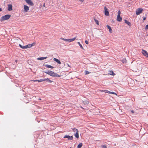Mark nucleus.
<instances>
[{
  "mask_svg": "<svg viewBox=\"0 0 148 148\" xmlns=\"http://www.w3.org/2000/svg\"><path fill=\"white\" fill-rule=\"evenodd\" d=\"M76 38V37L73 38L71 39H65L64 38H61L60 39L66 42H71L74 41Z\"/></svg>",
  "mask_w": 148,
  "mask_h": 148,
  "instance_id": "nucleus-3",
  "label": "nucleus"
},
{
  "mask_svg": "<svg viewBox=\"0 0 148 148\" xmlns=\"http://www.w3.org/2000/svg\"><path fill=\"white\" fill-rule=\"evenodd\" d=\"M121 61L123 63H125L127 62V60L126 59H123L121 60Z\"/></svg>",
  "mask_w": 148,
  "mask_h": 148,
  "instance_id": "nucleus-24",
  "label": "nucleus"
},
{
  "mask_svg": "<svg viewBox=\"0 0 148 148\" xmlns=\"http://www.w3.org/2000/svg\"><path fill=\"white\" fill-rule=\"evenodd\" d=\"M25 1L28 4L31 6H33L34 5V3L31 0H25Z\"/></svg>",
  "mask_w": 148,
  "mask_h": 148,
  "instance_id": "nucleus-8",
  "label": "nucleus"
},
{
  "mask_svg": "<svg viewBox=\"0 0 148 148\" xmlns=\"http://www.w3.org/2000/svg\"><path fill=\"white\" fill-rule=\"evenodd\" d=\"M121 12L119 10L118 12V14L117 17V20L119 22L121 21L122 20V18L120 16Z\"/></svg>",
  "mask_w": 148,
  "mask_h": 148,
  "instance_id": "nucleus-4",
  "label": "nucleus"
},
{
  "mask_svg": "<svg viewBox=\"0 0 148 148\" xmlns=\"http://www.w3.org/2000/svg\"><path fill=\"white\" fill-rule=\"evenodd\" d=\"M45 73L51 76L54 77H60V75H58L57 73L51 71H48L46 72H45Z\"/></svg>",
  "mask_w": 148,
  "mask_h": 148,
  "instance_id": "nucleus-1",
  "label": "nucleus"
},
{
  "mask_svg": "<svg viewBox=\"0 0 148 148\" xmlns=\"http://www.w3.org/2000/svg\"><path fill=\"white\" fill-rule=\"evenodd\" d=\"M11 15L10 14L6 15L1 18V19L3 20H5L8 19L10 17Z\"/></svg>",
  "mask_w": 148,
  "mask_h": 148,
  "instance_id": "nucleus-5",
  "label": "nucleus"
},
{
  "mask_svg": "<svg viewBox=\"0 0 148 148\" xmlns=\"http://www.w3.org/2000/svg\"><path fill=\"white\" fill-rule=\"evenodd\" d=\"M39 99L40 100H41V99L40 98Z\"/></svg>",
  "mask_w": 148,
  "mask_h": 148,
  "instance_id": "nucleus-40",
  "label": "nucleus"
},
{
  "mask_svg": "<svg viewBox=\"0 0 148 148\" xmlns=\"http://www.w3.org/2000/svg\"><path fill=\"white\" fill-rule=\"evenodd\" d=\"M142 53L145 57L148 58V53L145 50L142 49Z\"/></svg>",
  "mask_w": 148,
  "mask_h": 148,
  "instance_id": "nucleus-6",
  "label": "nucleus"
},
{
  "mask_svg": "<svg viewBox=\"0 0 148 148\" xmlns=\"http://www.w3.org/2000/svg\"><path fill=\"white\" fill-rule=\"evenodd\" d=\"M90 72L88 71H85V74L86 75H87L90 73Z\"/></svg>",
  "mask_w": 148,
  "mask_h": 148,
  "instance_id": "nucleus-31",
  "label": "nucleus"
},
{
  "mask_svg": "<svg viewBox=\"0 0 148 148\" xmlns=\"http://www.w3.org/2000/svg\"><path fill=\"white\" fill-rule=\"evenodd\" d=\"M45 81V79H40V80H38V82H43V81Z\"/></svg>",
  "mask_w": 148,
  "mask_h": 148,
  "instance_id": "nucleus-22",
  "label": "nucleus"
},
{
  "mask_svg": "<svg viewBox=\"0 0 148 148\" xmlns=\"http://www.w3.org/2000/svg\"><path fill=\"white\" fill-rule=\"evenodd\" d=\"M38 80H32L31 81H33V82H37V81L38 82Z\"/></svg>",
  "mask_w": 148,
  "mask_h": 148,
  "instance_id": "nucleus-35",
  "label": "nucleus"
},
{
  "mask_svg": "<svg viewBox=\"0 0 148 148\" xmlns=\"http://www.w3.org/2000/svg\"><path fill=\"white\" fill-rule=\"evenodd\" d=\"M72 130L74 132H76L77 131V130H78L76 128H73L72 129Z\"/></svg>",
  "mask_w": 148,
  "mask_h": 148,
  "instance_id": "nucleus-27",
  "label": "nucleus"
},
{
  "mask_svg": "<svg viewBox=\"0 0 148 148\" xmlns=\"http://www.w3.org/2000/svg\"><path fill=\"white\" fill-rule=\"evenodd\" d=\"M146 19V17H144L143 18V20L144 21Z\"/></svg>",
  "mask_w": 148,
  "mask_h": 148,
  "instance_id": "nucleus-36",
  "label": "nucleus"
},
{
  "mask_svg": "<svg viewBox=\"0 0 148 148\" xmlns=\"http://www.w3.org/2000/svg\"><path fill=\"white\" fill-rule=\"evenodd\" d=\"M101 147L103 148H106L107 146L106 145H103L101 146Z\"/></svg>",
  "mask_w": 148,
  "mask_h": 148,
  "instance_id": "nucleus-30",
  "label": "nucleus"
},
{
  "mask_svg": "<svg viewBox=\"0 0 148 148\" xmlns=\"http://www.w3.org/2000/svg\"><path fill=\"white\" fill-rule=\"evenodd\" d=\"M70 148H71V147Z\"/></svg>",
  "mask_w": 148,
  "mask_h": 148,
  "instance_id": "nucleus-41",
  "label": "nucleus"
},
{
  "mask_svg": "<svg viewBox=\"0 0 148 148\" xmlns=\"http://www.w3.org/2000/svg\"><path fill=\"white\" fill-rule=\"evenodd\" d=\"M144 10L140 8H139L137 9L136 11V14L137 15H138L142 13L143 12Z\"/></svg>",
  "mask_w": 148,
  "mask_h": 148,
  "instance_id": "nucleus-2",
  "label": "nucleus"
},
{
  "mask_svg": "<svg viewBox=\"0 0 148 148\" xmlns=\"http://www.w3.org/2000/svg\"><path fill=\"white\" fill-rule=\"evenodd\" d=\"M23 7L24 8V11L25 12H27L29 10V8L28 6L25 5H24Z\"/></svg>",
  "mask_w": 148,
  "mask_h": 148,
  "instance_id": "nucleus-10",
  "label": "nucleus"
},
{
  "mask_svg": "<svg viewBox=\"0 0 148 148\" xmlns=\"http://www.w3.org/2000/svg\"><path fill=\"white\" fill-rule=\"evenodd\" d=\"M77 43L79 44V46L80 47H81V48H82V49H83L84 48H83V47H82V45L80 44L79 42H78Z\"/></svg>",
  "mask_w": 148,
  "mask_h": 148,
  "instance_id": "nucleus-25",
  "label": "nucleus"
},
{
  "mask_svg": "<svg viewBox=\"0 0 148 148\" xmlns=\"http://www.w3.org/2000/svg\"><path fill=\"white\" fill-rule=\"evenodd\" d=\"M145 29H148V25H146L145 27Z\"/></svg>",
  "mask_w": 148,
  "mask_h": 148,
  "instance_id": "nucleus-32",
  "label": "nucleus"
},
{
  "mask_svg": "<svg viewBox=\"0 0 148 148\" xmlns=\"http://www.w3.org/2000/svg\"><path fill=\"white\" fill-rule=\"evenodd\" d=\"M83 103L84 104H88L89 103V101H85L83 102Z\"/></svg>",
  "mask_w": 148,
  "mask_h": 148,
  "instance_id": "nucleus-23",
  "label": "nucleus"
},
{
  "mask_svg": "<svg viewBox=\"0 0 148 148\" xmlns=\"http://www.w3.org/2000/svg\"><path fill=\"white\" fill-rule=\"evenodd\" d=\"M53 60L56 62L58 64H61V62L58 59L54 58L53 59Z\"/></svg>",
  "mask_w": 148,
  "mask_h": 148,
  "instance_id": "nucleus-12",
  "label": "nucleus"
},
{
  "mask_svg": "<svg viewBox=\"0 0 148 148\" xmlns=\"http://www.w3.org/2000/svg\"><path fill=\"white\" fill-rule=\"evenodd\" d=\"M85 43H86V44H87V45H88V41L87 40H85Z\"/></svg>",
  "mask_w": 148,
  "mask_h": 148,
  "instance_id": "nucleus-33",
  "label": "nucleus"
},
{
  "mask_svg": "<svg viewBox=\"0 0 148 148\" xmlns=\"http://www.w3.org/2000/svg\"><path fill=\"white\" fill-rule=\"evenodd\" d=\"M12 5L11 4H9L8 5V10L9 11H11L12 10Z\"/></svg>",
  "mask_w": 148,
  "mask_h": 148,
  "instance_id": "nucleus-13",
  "label": "nucleus"
},
{
  "mask_svg": "<svg viewBox=\"0 0 148 148\" xmlns=\"http://www.w3.org/2000/svg\"><path fill=\"white\" fill-rule=\"evenodd\" d=\"M47 58V57L38 58H37V60H42Z\"/></svg>",
  "mask_w": 148,
  "mask_h": 148,
  "instance_id": "nucleus-14",
  "label": "nucleus"
},
{
  "mask_svg": "<svg viewBox=\"0 0 148 148\" xmlns=\"http://www.w3.org/2000/svg\"><path fill=\"white\" fill-rule=\"evenodd\" d=\"M75 136L77 139H78L79 138V131H78V130H77V131L76 132V133L75 134Z\"/></svg>",
  "mask_w": 148,
  "mask_h": 148,
  "instance_id": "nucleus-15",
  "label": "nucleus"
},
{
  "mask_svg": "<svg viewBox=\"0 0 148 148\" xmlns=\"http://www.w3.org/2000/svg\"><path fill=\"white\" fill-rule=\"evenodd\" d=\"M109 72V74L111 75H115L113 71H110Z\"/></svg>",
  "mask_w": 148,
  "mask_h": 148,
  "instance_id": "nucleus-19",
  "label": "nucleus"
},
{
  "mask_svg": "<svg viewBox=\"0 0 148 148\" xmlns=\"http://www.w3.org/2000/svg\"><path fill=\"white\" fill-rule=\"evenodd\" d=\"M95 22H96V23L97 25H99V21L95 19Z\"/></svg>",
  "mask_w": 148,
  "mask_h": 148,
  "instance_id": "nucleus-28",
  "label": "nucleus"
},
{
  "mask_svg": "<svg viewBox=\"0 0 148 148\" xmlns=\"http://www.w3.org/2000/svg\"><path fill=\"white\" fill-rule=\"evenodd\" d=\"M131 112H132V113H134V111H133V110H132V111H131Z\"/></svg>",
  "mask_w": 148,
  "mask_h": 148,
  "instance_id": "nucleus-37",
  "label": "nucleus"
},
{
  "mask_svg": "<svg viewBox=\"0 0 148 148\" xmlns=\"http://www.w3.org/2000/svg\"><path fill=\"white\" fill-rule=\"evenodd\" d=\"M125 22L129 26H131V23L126 20H125Z\"/></svg>",
  "mask_w": 148,
  "mask_h": 148,
  "instance_id": "nucleus-18",
  "label": "nucleus"
},
{
  "mask_svg": "<svg viewBox=\"0 0 148 148\" xmlns=\"http://www.w3.org/2000/svg\"><path fill=\"white\" fill-rule=\"evenodd\" d=\"M107 26L108 29H109L110 32L112 33V30L111 27L108 25H107Z\"/></svg>",
  "mask_w": 148,
  "mask_h": 148,
  "instance_id": "nucleus-17",
  "label": "nucleus"
},
{
  "mask_svg": "<svg viewBox=\"0 0 148 148\" xmlns=\"http://www.w3.org/2000/svg\"><path fill=\"white\" fill-rule=\"evenodd\" d=\"M104 13L105 15L107 16H108L109 15V12L108 10V8L105 6L104 8Z\"/></svg>",
  "mask_w": 148,
  "mask_h": 148,
  "instance_id": "nucleus-7",
  "label": "nucleus"
},
{
  "mask_svg": "<svg viewBox=\"0 0 148 148\" xmlns=\"http://www.w3.org/2000/svg\"><path fill=\"white\" fill-rule=\"evenodd\" d=\"M45 81H47L50 83H51L52 82V81H51L50 80L49 78L45 79Z\"/></svg>",
  "mask_w": 148,
  "mask_h": 148,
  "instance_id": "nucleus-26",
  "label": "nucleus"
},
{
  "mask_svg": "<svg viewBox=\"0 0 148 148\" xmlns=\"http://www.w3.org/2000/svg\"><path fill=\"white\" fill-rule=\"evenodd\" d=\"M64 138H66L69 140H72L73 138V137L72 136H70L66 135L64 137Z\"/></svg>",
  "mask_w": 148,
  "mask_h": 148,
  "instance_id": "nucleus-11",
  "label": "nucleus"
},
{
  "mask_svg": "<svg viewBox=\"0 0 148 148\" xmlns=\"http://www.w3.org/2000/svg\"><path fill=\"white\" fill-rule=\"evenodd\" d=\"M2 10V9L1 8H0V11H1Z\"/></svg>",
  "mask_w": 148,
  "mask_h": 148,
  "instance_id": "nucleus-39",
  "label": "nucleus"
},
{
  "mask_svg": "<svg viewBox=\"0 0 148 148\" xmlns=\"http://www.w3.org/2000/svg\"><path fill=\"white\" fill-rule=\"evenodd\" d=\"M19 46H20V47L22 48L23 49V46H22V45H21L20 44H19Z\"/></svg>",
  "mask_w": 148,
  "mask_h": 148,
  "instance_id": "nucleus-34",
  "label": "nucleus"
},
{
  "mask_svg": "<svg viewBox=\"0 0 148 148\" xmlns=\"http://www.w3.org/2000/svg\"><path fill=\"white\" fill-rule=\"evenodd\" d=\"M35 43L33 42L32 44H29L27 45L28 48H30L31 47H32L34 46L35 45Z\"/></svg>",
  "mask_w": 148,
  "mask_h": 148,
  "instance_id": "nucleus-16",
  "label": "nucleus"
},
{
  "mask_svg": "<svg viewBox=\"0 0 148 148\" xmlns=\"http://www.w3.org/2000/svg\"><path fill=\"white\" fill-rule=\"evenodd\" d=\"M101 91H102V92H107V93H109L110 94H114V95H117L115 93V92H110V91H109L108 90H102Z\"/></svg>",
  "mask_w": 148,
  "mask_h": 148,
  "instance_id": "nucleus-9",
  "label": "nucleus"
},
{
  "mask_svg": "<svg viewBox=\"0 0 148 148\" xmlns=\"http://www.w3.org/2000/svg\"><path fill=\"white\" fill-rule=\"evenodd\" d=\"M28 48V47L27 45H26L25 46H23V49H26V48Z\"/></svg>",
  "mask_w": 148,
  "mask_h": 148,
  "instance_id": "nucleus-29",
  "label": "nucleus"
},
{
  "mask_svg": "<svg viewBox=\"0 0 148 148\" xmlns=\"http://www.w3.org/2000/svg\"><path fill=\"white\" fill-rule=\"evenodd\" d=\"M83 144L82 143H79L77 146V148H81Z\"/></svg>",
  "mask_w": 148,
  "mask_h": 148,
  "instance_id": "nucleus-20",
  "label": "nucleus"
},
{
  "mask_svg": "<svg viewBox=\"0 0 148 148\" xmlns=\"http://www.w3.org/2000/svg\"><path fill=\"white\" fill-rule=\"evenodd\" d=\"M67 66H69V67H70V65L69 64H67Z\"/></svg>",
  "mask_w": 148,
  "mask_h": 148,
  "instance_id": "nucleus-38",
  "label": "nucleus"
},
{
  "mask_svg": "<svg viewBox=\"0 0 148 148\" xmlns=\"http://www.w3.org/2000/svg\"><path fill=\"white\" fill-rule=\"evenodd\" d=\"M45 66L47 68H50L51 69H53L54 68L52 66H51V65H47Z\"/></svg>",
  "mask_w": 148,
  "mask_h": 148,
  "instance_id": "nucleus-21",
  "label": "nucleus"
}]
</instances>
